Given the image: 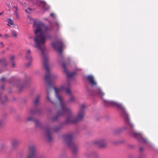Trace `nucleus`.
<instances>
[{
    "mask_svg": "<svg viewBox=\"0 0 158 158\" xmlns=\"http://www.w3.org/2000/svg\"><path fill=\"white\" fill-rule=\"evenodd\" d=\"M26 57L27 59L29 60H31L32 59L30 54V49H28L27 51V52L26 53Z\"/></svg>",
    "mask_w": 158,
    "mask_h": 158,
    "instance_id": "obj_17",
    "label": "nucleus"
},
{
    "mask_svg": "<svg viewBox=\"0 0 158 158\" xmlns=\"http://www.w3.org/2000/svg\"><path fill=\"white\" fill-rule=\"evenodd\" d=\"M95 92L97 94L101 97L103 96L104 95V93L101 90L100 88L99 87L96 88L95 90Z\"/></svg>",
    "mask_w": 158,
    "mask_h": 158,
    "instance_id": "obj_15",
    "label": "nucleus"
},
{
    "mask_svg": "<svg viewBox=\"0 0 158 158\" xmlns=\"http://www.w3.org/2000/svg\"><path fill=\"white\" fill-rule=\"evenodd\" d=\"M8 19V24L7 25L10 26L11 25H13V21L11 19Z\"/></svg>",
    "mask_w": 158,
    "mask_h": 158,
    "instance_id": "obj_19",
    "label": "nucleus"
},
{
    "mask_svg": "<svg viewBox=\"0 0 158 158\" xmlns=\"http://www.w3.org/2000/svg\"><path fill=\"white\" fill-rule=\"evenodd\" d=\"M1 88H2V89H4V87L3 86H2V87H1Z\"/></svg>",
    "mask_w": 158,
    "mask_h": 158,
    "instance_id": "obj_32",
    "label": "nucleus"
},
{
    "mask_svg": "<svg viewBox=\"0 0 158 158\" xmlns=\"http://www.w3.org/2000/svg\"><path fill=\"white\" fill-rule=\"evenodd\" d=\"M3 13V12H1V13H0V15H2V13Z\"/></svg>",
    "mask_w": 158,
    "mask_h": 158,
    "instance_id": "obj_35",
    "label": "nucleus"
},
{
    "mask_svg": "<svg viewBox=\"0 0 158 158\" xmlns=\"http://www.w3.org/2000/svg\"><path fill=\"white\" fill-rule=\"evenodd\" d=\"M31 65V62L30 61L28 63L26 64V66L27 67H29L30 65Z\"/></svg>",
    "mask_w": 158,
    "mask_h": 158,
    "instance_id": "obj_25",
    "label": "nucleus"
},
{
    "mask_svg": "<svg viewBox=\"0 0 158 158\" xmlns=\"http://www.w3.org/2000/svg\"><path fill=\"white\" fill-rule=\"evenodd\" d=\"M0 37L2 36V35L1 34H0Z\"/></svg>",
    "mask_w": 158,
    "mask_h": 158,
    "instance_id": "obj_39",
    "label": "nucleus"
},
{
    "mask_svg": "<svg viewBox=\"0 0 158 158\" xmlns=\"http://www.w3.org/2000/svg\"><path fill=\"white\" fill-rule=\"evenodd\" d=\"M62 64L63 68L64 71L67 76V77L68 78L73 77L75 74V73L74 72L70 73L68 71L66 68V64L64 62L62 63Z\"/></svg>",
    "mask_w": 158,
    "mask_h": 158,
    "instance_id": "obj_10",
    "label": "nucleus"
},
{
    "mask_svg": "<svg viewBox=\"0 0 158 158\" xmlns=\"http://www.w3.org/2000/svg\"><path fill=\"white\" fill-rule=\"evenodd\" d=\"M0 44L2 45V47H3L4 46V45L3 44L2 42H1Z\"/></svg>",
    "mask_w": 158,
    "mask_h": 158,
    "instance_id": "obj_29",
    "label": "nucleus"
},
{
    "mask_svg": "<svg viewBox=\"0 0 158 158\" xmlns=\"http://www.w3.org/2000/svg\"><path fill=\"white\" fill-rule=\"evenodd\" d=\"M1 73V72L0 71V73Z\"/></svg>",
    "mask_w": 158,
    "mask_h": 158,
    "instance_id": "obj_40",
    "label": "nucleus"
},
{
    "mask_svg": "<svg viewBox=\"0 0 158 158\" xmlns=\"http://www.w3.org/2000/svg\"><path fill=\"white\" fill-rule=\"evenodd\" d=\"M35 154V147L34 146H31L29 148L26 158H34Z\"/></svg>",
    "mask_w": 158,
    "mask_h": 158,
    "instance_id": "obj_8",
    "label": "nucleus"
},
{
    "mask_svg": "<svg viewBox=\"0 0 158 158\" xmlns=\"http://www.w3.org/2000/svg\"><path fill=\"white\" fill-rule=\"evenodd\" d=\"M129 129L131 128L132 130L131 134L133 136L138 140L143 143H145L147 141V140L144 138L140 134L136 132L134 130V125L132 123L129 121Z\"/></svg>",
    "mask_w": 158,
    "mask_h": 158,
    "instance_id": "obj_5",
    "label": "nucleus"
},
{
    "mask_svg": "<svg viewBox=\"0 0 158 158\" xmlns=\"http://www.w3.org/2000/svg\"><path fill=\"white\" fill-rule=\"evenodd\" d=\"M5 59H1L0 60V62H1L3 65H6V64L5 62Z\"/></svg>",
    "mask_w": 158,
    "mask_h": 158,
    "instance_id": "obj_20",
    "label": "nucleus"
},
{
    "mask_svg": "<svg viewBox=\"0 0 158 158\" xmlns=\"http://www.w3.org/2000/svg\"><path fill=\"white\" fill-rule=\"evenodd\" d=\"M4 123L3 120H0V127L2 126Z\"/></svg>",
    "mask_w": 158,
    "mask_h": 158,
    "instance_id": "obj_23",
    "label": "nucleus"
},
{
    "mask_svg": "<svg viewBox=\"0 0 158 158\" xmlns=\"http://www.w3.org/2000/svg\"><path fill=\"white\" fill-rule=\"evenodd\" d=\"M36 26L37 27V28L35 32L36 35L34 38V41L35 42L34 46L41 51L44 68L47 72H48V59L46 55L44 53L45 50L44 44L46 38L44 36V32L51 30L52 27L51 26L48 27L45 25L43 23L41 22H39L37 23L34 22L33 27H35Z\"/></svg>",
    "mask_w": 158,
    "mask_h": 158,
    "instance_id": "obj_2",
    "label": "nucleus"
},
{
    "mask_svg": "<svg viewBox=\"0 0 158 158\" xmlns=\"http://www.w3.org/2000/svg\"><path fill=\"white\" fill-rule=\"evenodd\" d=\"M11 34L12 36L14 37H16L17 36V34L16 31L15 30L11 31Z\"/></svg>",
    "mask_w": 158,
    "mask_h": 158,
    "instance_id": "obj_18",
    "label": "nucleus"
},
{
    "mask_svg": "<svg viewBox=\"0 0 158 158\" xmlns=\"http://www.w3.org/2000/svg\"><path fill=\"white\" fill-rule=\"evenodd\" d=\"M87 79L92 85L95 86L96 85V83L94 81V77L92 76L91 75L88 76Z\"/></svg>",
    "mask_w": 158,
    "mask_h": 158,
    "instance_id": "obj_13",
    "label": "nucleus"
},
{
    "mask_svg": "<svg viewBox=\"0 0 158 158\" xmlns=\"http://www.w3.org/2000/svg\"><path fill=\"white\" fill-rule=\"evenodd\" d=\"M4 52H5V51H3L2 52V53H4Z\"/></svg>",
    "mask_w": 158,
    "mask_h": 158,
    "instance_id": "obj_37",
    "label": "nucleus"
},
{
    "mask_svg": "<svg viewBox=\"0 0 158 158\" xmlns=\"http://www.w3.org/2000/svg\"><path fill=\"white\" fill-rule=\"evenodd\" d=\"M20 143V140L18 139H14L11 142V145L12 148L14 149L16 148Z\"/></svg>",
    "mask_w": 158,
    "mask_h": 158,
    "instance_id": "obj_12",
    "label": "nucleus"
},
{
    "mask_svg": "<svg viewBox=\"0 0 158 158\" xmlns=\"http://www.w3.org/2000/svg\"><path fill=\"white\" fill-rule=\"evenodd\" d=\"M5 36L6 38L9 37V35H8L6 34L5 35Z\"/></svg>",
    "mask_w": 158,
    "mask_h": 158,
    "instance_id": "obj_28",
    "label": "nucleus"
},
{
    "mask_svg": "<svg viewBox=\"0 0 158 158\" xmlns=\"http://www.w3.org/2000/svg\"><path fill=\"white\" fill-rule=\"evenodd\" d=\"M27 120L28 121H32L34 123L35 127H40L41 126V124L40 122L37 120L35 119L33 116H30L27 118Z\"/></svg>",
    "mask_w": 158,
    "mask_h": 158,
    "instance_id": "obj_11",
    "label": "nucleus"
},
{
    "mask_svg": "<svg viewBox=\"0 0 158 158\" xmlns=\"http://www.w3.org/2000/svg\"><path fill=\"white\" fill-rule=\"evenodd\" d=\"M14 58V57L13 56H12L10 58V59L11 60H13Z\"/></svg>",
    "mask_w": 158,
    "mask_h": 158,
    "instance_id": "obj_27",
    "label": "nucleus"
},
{
    "mask_svg": "<svg viewBox=\"0 0 158 158\" xmlns=\"http://www.w3.org/2000/svg\"><path fill=\"white\" fill-rule=\"evenodd\" d=\"M94 143L98 147L102 148L105 147L107 144L106 141L102 139L96 140Z\"/></svg>",
    "mask_w": 158,
    "mask_h": 158,
    "instance_id": "obj_9",
    "label": "nucleus"
},
{
    "mask_svg": "<svg viewBox=\"0 0 158 158\" xmlns=\"http://www.w3.org/2000/svg\"><path fill=\"white\" fill-rule=\"evenodd\" d=\"M46 71V74L45 77V80L47 83L48 87L47 89V96L46 98L49 102H52L49 97V94L51 92V88H53L55 91V95L57 98L60 103L58 106L57 114L53 118L51 119L52 121L57 120L58 117L62 116L66 114L68 115L65 122L67 123H75L81 121L83 118L85 114V106L84 104H82L80 106V110L79 111L77 116H75L73 114L71 109L66 106L65 103L64 101L63 98L59 95V94L63 89H65L66 93L70 95V97L69 100V102H73L75 100V98L72 95L70 88V85H68L67 87L62 86L59 88H56L54 87H52L51 84V81L55 79L56 76L50 73L49 69L48 68V72Z\"/></svg>",
    "mask_w": 158,
    "mask_h": 158,
    "instance_id": "obj_1",
    "label": "nucleus"
},
{
    "mask_svg": "<svg viewBox=\"0 0 158 158\" xmlns=\"http://www.w3.org/2000/svg\"><path fill=\"white\" fill-rule=\"evenodd\" d=\"M104 104L106 106H112L117 107L120 111L121 116L124 118L125 122L126 123V126L123 127V129L125 130L128 128V118L127 112L125 107L120 103L113 101L104 100Z\"/></svg>",
    "mask_w": 158,
    "mask_h": 158,
    "instance_id": "obj_3",
    "label": "nucleus"
},
{
    "mask_svg": "<svg viewBox=\"0 0 158 158\" xmlns=\"http://www.w3.org/2000/svg\"><path fill=\"white\" fill-rule=\"evenodd\" d=\"M50 15L52 16L53 18H54L55 17V15L52 13L50 14Z\"/></svg>",
    "mask_w": 158,
    "mask_h": 158,
    "instance_id": "obj_26",
    "label": "nucleus"
},
{
    "mask_svg": "<svg viewBox=\"0 0 158 158\" xmlns=\"http://www.w3.org/2000/svg\"><path fill=\"white\" fill-rule=\"evenodd\" d=\"M40 5L42 6L43 8L45 10H48L49 9L48 6L47 4L44 1H41L40 2Z\"/></svg>",
    "mask_w": 158,
    "mask_h": 158,
    "instance_id": "obj_14",
    "label": "nucleus"
},
{
    "mask_svg": "<svg viewBox=\"0 0 158 158\" xmlns=\"http://www.w3.org/2000/svg\"><path fill=\"white\" fill-rule=\"evenodd\" d=\"M17 87L19 90H21L24 87L23 85H21V86L20 85H18Z\"/></svg>",
    "mask_w": 158,
    "mask_h": 158,
    "instance_id": "obj_21",
    "label": "nucleus"
},
{
    "mask_svg": "<svg viewBox=\"0 0 158 158\" xmlns=\"http://www.w3.org/2000/svg\"><path fill=\"white\" fill-rule=\"evenodd\" d=\"M56 25L58 26H59V24L58 23H56Z\"/></svg>",
    "mask_w": 158,
    "mask_h": 158,
    "instance_id": "obj_33",
    "label": "nucleus"
},
{
    "mask_svg": "<svg viewBox=\"0 0 158 158\" xmlns=\"http://www.w3.org/2000/svg\"><path fill=\"white\" fill-rule=\"evenodd\" d=\"M40 98V96L39 95H37L36 96L35 100L33 102V103L35 106H36L38 104Z\"/></svg>",
    "mask_w": 158,
    "mask_h": 158,
    "instance_id": "obj_16",
    "label": "nucleus"
},
{
    "mask_svg": "<svg viewBox=\"0 0 158 158\" xmlns=\"http://www.w3.org/2000/svg\"><path fill=\"white\" fill-rule=\"evenodd\" d=\"M53 47L56 49L58 52L61 53L62 52V48L64 47V44L61 41H58L56 43H53L52 44Z\"/></svg>",
    "mask_w": 158,
    "mask_h": 158,
    "instance_id": "obj_7",
    "label": "nucleus"
},
{
    "mask_svg": "<svg viewBox=\"0 0 158 158\" xmlns=\"http://www.w3.org/2000/svg\"><path fill=\"white\" fill-rule=\"evenodd\" d=\"M143 150V148L142 147H140V151H141Z\"/></svg>",
    "mask_w": 158,
    "mask_h": 158,
    "instance_id": "obj_30",
    "label": "nucleus"
},
{
    "mask_svg": "<svg viewBox=\"0 0 158 158\" xmlns=\"http://www.w3.org/2000/svg\"><path fill=\"white\" fill-rule=\"evenodd\" d=\"M15 8L16 9V10H17V7H15Z\"/></svg>",
    "mask_w": 158,
    "mask_h": 158,
    "instance_id": "obj_36",
    "label": "nucleus"
},
{
    "mask_svg": "<svg viewBox=\"0 0 158 158\" xmlns=\"http://www.w3.org/2000/svg\"><path fill=\"white\" fill-rule=\"evenodd\" d=\"M25 12H26L27 13H28V12L27 11V10H25Z\"/></svg>",
    "mask_w": 158,
    "mask_h": 158,
    "instance_id": "obj_34",
    "label": "nucleus"
},
{
    "mask_svg": "<svg viewBox=\"0 0 158 158\" xmlns=\"http://www.w3.org/2000/svg\"><path fill=\"white\" fill-rule=\"evenodd\" d=\"M5 79H5V77H3L1 79L0 81L1 82H4L5 81Z\"/></svg>",
    "mask_w": 158,
    "mask_h": 158,
    "instance_id": "obj_24",
    "label": "nucleus"
},
{
    "mask_svg": "<svg viewBox=\"0 0 158 158\" xmlns=\"http://www.w3.org/2000/svg\"><path fill=\"white\" fill-rule=\"evenodd\" d=\"M28 9H29V10H31V8H28Z\"/></svg>",
    "mask_w": 158,
    "mask_h": 158,
    "instance_id": "obj_38",
    "label": "nucleus"
},
{
    "mask_svg": "<svg viewBox=\"0 0 158 158\" xmlns=\"http://www.w3.org/2000/svg\"><path fill=\"white\" fill-rule=\"evenodd\" d=\"M60 128V127H57L52 129L49 126H46L45 128L46 137L49 142H51L52 140V132L53 131H57Z\"/></svg>",
    "mask_w": 158,
    "mask_h": 158,
    "instance_id": "obj_6",
    "label": "nucleus"
},
{
    "mask_svg": "<svg viewBox=\"0 0 158 158\" xmlns=\"http://www.w3.org/2000/svg\"><path fill=\"white\" fill-rule=\"evenodd\" d=\"M73 136L72 134H69L63 136L64 141L70 147L73 153H77L78 148L73 141Z\"/></svg>",
    "mask_w": 158,
    "mask_h": 158,
    "instance_id": "obj_4",
    "label": "nucleus"
},
{
    "mask_svg": "<svg viewBox=\"0 0 158 158\" xmlns=\"http://www.w3.org/2000/svg\"><path fill=\"white\" fill-rule=\"evenodd\" d=\"M12 67H14V66H15V64L14 63H12Z\"/></svg>",
    "mask_w": 158,
    "mask_h": 158,
    "instance_id": "obj_31",
    "label": "nucleus"
},
{
    "mask_svg": "<svg viewBox=\"0 0 158 158\" xmlns=\"http://www.w3.org/2000/svg\"><path fill=\"white\" fill-rule=\"evenodd\" d=\"M37 112V111L36 110H35L34 111L33 110H31V111L30 113L31 114H35Z\"/></svg>",
    "mask_w": 158,
    "mask_h": 158,
    "instance_id": "obj_22",
    "label": "nucleus"
}]
</instances>
